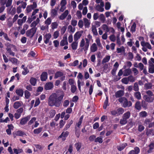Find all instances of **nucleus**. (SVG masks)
I'll return each mask as SVG.
<instances>
[{"mask_svg":"<svg viewBox=\"0 0 154 154\" xmlns=\"http://www.w3.org/2000/svg\"><path fill=\"white\" fill-rule=\"evenodd\" d=\"M31 115H28L27 116L24 117L21 119L20 124L21 125H24L30 119Z\"/></svg>","mask_w":154,"mask_h":154,"instance_id":"obj_5","label":"nucleus"},{"mask_svg":"<svg viewBox=\"0 0 154 154\" xmlns=\"http://www.w3.org/2000/svg\"><path fill=\"white\" fill-rule=\"evenodd\" d=\"M51 36V35L50 33L47 34L44 36L43 39L45 44H47L49 42Z\"/></svg>","mask_w":154,"mask_h":154,"instance_id":"obj_11","label":"nucleus"},{"mask_svg":"<svg viewBox=\"0 0 154 154\" xmlns=\"http://www.w3.org/2000/svg\"><path fill=\"white\" fill-rule=\"evenodd\" d=\"M135 107V109L137 110H140L141 109V105L140 101H137L136 103Z\"/></svg>","mask_w":154,"mask_h":154,"instance_id":"obj_27","label":"nucleus"},{"mask_svg":"<svg viewBox=\"0 0 154 154\" xmlns=\"http://www.w3.org/2000/svg\"><path fill=\"white\" fill-rule=\"evenodd\" d=\"M128 82H133L135 81V79L132 75H130L128 77Z\"/></svg>","mask_w":154,"mask_h":154,"instance_id":"obj_46","label":"nucleus"},{"mask_svg":"<svg viewBox=\"0 0 154 154\" xmlns=\"http://www.w3.org/2000/svg\"><path fill=\"white\" fill-rule=\"evenodd\" d=\"M69 14V11L68 10H66L59 17V18L62 20L65 19Z\"/></svg>","mask_w":154,"mask_h":154,"instance_id":"obj_15","label":"nucleus"},{"mask_svg":"<svg viewBox=\"0 0 154 154\" xmlns=\"http://www.w3.org/2000/svg\"><path fill=\"white\" fill-rule=\"evenodd\" d=\"M22 104V102L21 101H16L14 103L13 107L16 109H17L21 106Z\"/></svg>","mask_w":154,"mask_h":154,"instance_id":"obj_19","label":"nucleus"},{"mask_svg":"<svg viewBox=\"0 0 154 154\" xmlns=\"http://www.w3.org/2000/svg\"><path fill=\"white\" fill-rule=\"evenodd\" d=\"M37 29V28H32L28 30L26 33V36L30 38H32L35 33Z\"/></svg>","mask_w":154,"mask_h":154,"instance_id":"obj_3","label":"nucleus"},{"mask_svg":"<svg viewBox=\"0 0 154 154\" xmlns=\"http://www.w3.org/2000/svg\"><path fill=\"white\" fill-rule=\"evenodd\" d=\"M64 96V93L63 91L52 93L48 98V105L51 106L59 107Z\"/></svg>","mask_w":154,"mask_h":154,"instance_id":"obj_1","label":"nucleus"},{"mask_svg":"<svg viewBox=\"0 0 154 154\" xmlns=\"http://www.w3.org/2000/svg\"><path fill=\"white\" fill-rule=\"evenodd\" d=\"M13 136L14 138H16L17 136L23 137L24 135H26L24 132L21 130L14 131L13 133Z\"/></svg>","mask_w":154,"mask_h":154,"instance_id":"obj_4","label":"nucleus"},{"mask_svg":"<svg viewBox=\"0 0 154 154\" xmlns=\"http://www.w3.org/2000/svg\"><path fill=\"white\" fill-rule=\"evenodd\" d=\"M29 82L32 85L35 86L37 83V79L35 78L32 77L29 80Z\"/></svg>","mask_w":154,"mask_h":154,"instance_id":"obj_16","label":"nucleus"},{"mask_svg":"<svg viewBox=\"0 0 154 154\" xmlns=\"http://www.w3.org/2000/svg\"><path fill=\"white\" fill-rule=\"evenodd\" d=\"M7 51L8 53H9V54L12 56L14 57L15 56V53L13 52L11 50V48L8 47H7L6 48Z\"/></svg>","mask_w":154,"mask_h":154,"instance_id":"obj_24","label":"nucleus"},{"mask_svg":"<svg viewBox=\"0 0 154 154\" xmlns=\"http://www.w3.org/2000/svg\"><path fill=\"white\" fill-rule=\"evenodd\" d=\"M141 106L146 109L147 107L148 103L144 101H142L141 104Z\"/></svg>","mask_w":154,"mask_h":154,"instance_id":"obj_49","label":"nucleus"},{"mask_svg":"<svg viewBox=\"0 0 154 154\" xmlns=\"http://www.w3.org/2000/svg\"><path fill=\"white\" fill-rule=\"evenodd\" d=\"M84 25L85 27H88L89 25L90 24V23L89 21V20L86 18H84L83 19Z\"/></svg>","mask_w":154,"mask_h":154,"instance_id":"obj_38","label":"nucleus"},{"mask_svg":"<svg viewBox=\"0 0 154 154\" xmlns=\"http://www.w3.org/2000/svg\"><path fill=\"white\" fill-rule=\"evenodd\" d=\"M58 25V24L57 22H53L51 24V28L53 29L57 28V27Z\"/></svg>","mask_w":154,"mask_h":154,"instance_id":"obj_61","label":"nucleus"},{"mask_svg":"<svg viewBox=\"0 0 154 154\" xmlns=\"http://www.w3.org/2000/svg\"><path fill=\"white\" fill-rule=\"evenodd\" d=\"M152 87V85L151 83H146L144 85V87L146 90L150 89Z\"/></svg>","mask_w":154,"mask_h":154,"instance_id":"obj_42","label":"nucleus"},{"mask_svg":"<svg viewBox=\"0 0 154 154\" xmlns=\"http://www.w3.org/2000/svg\"><path fill=\"white\" fill-rule=\"evenodd\" d=\"M103 138L101 136H99L96 138L94 140L95 143L98 142L100 143H101L103 142Z\"/></svg>","mask_w":154,"mask_h":154,"instance_id":"obj_31","label":"nucleus"},{"mask_svg":"<svg viewBox=\"0 0 154 154\" xmlns=\"http://www.w3.org/2000/svg\"><path fill=\"white\" fill-rule=\"evenodd\" d=\"M111 114L113 116H118L117 113V111L116 110H113L110 111Z\"/></svg>","mask_w":154,"mask_h":154,"instance_id":"obj_64","label":"nucleus"},{"mask_svg":"<svg viewBox=\"0 0 154 154\" xmlns=\"http://www.w3.org/2000/svg\"><path fill=\"white\" fill-rule=\"evenodd\" d=\"M63 75V72L60 71H57L55 73L54 78L56 79L59 77H61Z\"/></svg>","mask_w":154,"mask_h":154,"instance_id":"obj_23","label":"nucleus"},{"mask_svg":"<svg viewBox=\"0 0 154 154\" xmlns=\"http://www.w3.org/2000/svg\"><path fill=\"white\" fill-rule=\"evenodd\" d=\"M118 100L120 103H123V106L124 108L130 107L132 105L131 102L130 101H128L125 97L119 98Z\"/></svg>","mask_w":154,"mask_h":154,"instance_id":"obj_2","label":"nucleus"},{"mask_svg":"<svg viewBox=\"0 0 154 154\" xmlns=\"http://www.w3.org/2000/svg\"><path fill=\"white\" fill-rule=\"evenodd\" d=\"M140 44L143 47H146L147 48L149 49H152V47L150 44L147 42H145L144 41H142Z\"/></svg>","mask_w":154,"mask_h":154,"instance_id":"obj_14","label":"nucleus"},{"mask_svg":"<svg viewBox=\"0 0 154 154\" xmlns=\"http://www.w3.org/2000/svg\"><path fill=\"white\" fill-rule=\"evenodd\" d=\"M43 128L42 127H40L34 130L33 131L34 133L35 134H39L42 131Z\"/></svg>","mask_w":154,"mask_h":154,"instance_id":"obj_36","label":"nucleus"},{"mask_svg":"<svg viewBox=\"0 0 154 154\" xmlns=\"http://www.w3.org/2000/svg\"><path fill=\"white\" fill-rule=\"evenodd\" d=\"M134 96L138 100H140L141 98V94L139 91L135 92L134 94Z\"/></svg>","mask_w":154,"mask_h":154,"instance_id":"obj_40","label":"nucleus"},{"mask_svg":"<svg viewBox=\"0 0 154 154\" xmlns=\"http://www.w3.org/2000/svg\"><path fill=\"white\" fill-rule=\"evenodd\" d=\"M85 39L86 41V42L85 43V47L84 48H83V49L85 51L87 50L88 49L89 45L90 42V41L88 39V38H85Z\"/></svg>","mask_w":154,"mask_h":154,"instance_id":"obj_21","label":"nucleus"},{"mask_svg":"<svg viewBox=\"0 0 154 154\" xmlns=\"http://www.w3.org/2000/svg\"><path fill=\"white\" fill-rule=\"evenodd\" d=\"M92 31L94 35H98V33L95 27H93L92 28Z\"/></svg>","mask_w":154,"mask_h":154,"instance_id":"obj_60","label":"nucleus"},{"mask_svg":"<svg viewBox=\"0 0 154 154\" xmlns=\"http://www.w3.org/2000/svg\"><path fill=\"white\" fill-rule=\"evenodd\" d=\"M77 89V88L76 86V85H72L71 86L70 90L71 92L72 93H75Z\"/></svg>","mask_w":154,"mask_h":154,"instance_id":"obj_39","label":"nucleus"},{"mask_svg":"<svg viewBox=\"0 0 154 154\" xmlns=\"http://www.w3.org/2000/svg\"><path fill=\"white\" fill-rule=\"evenodd\" d=\"M110 59V56L108 55L106 56L103 60L102 63L103 64L105 63L108 62L109 61Z\"/></svg>","mask_w":154,"mask_h":154,"instance_id":"obj_28","label":"nucleus"},{"mask_svg":"<svg viewBox=\"0 0 154 154\" xmlns=\"http://www.w3.org/2000/svg\"><path fill=\"white\" fill-rule=\"evenodd\" d=\"M108 97L107 96L106 97V99L104 102L103 105V109H106L107 106H108L109 105L108 104Z\"/></svg>","mask_w":154,"mask_h":154,"instance_id":"obj_26","label":"nucleus"},{"mask_svg":"<svg viewBox=\"0 0 154 154\" xmlns=\"http://www.w3.org/2000/svg\"><path fill=\"white\" fill-rule=\"evenodd\" d=\"M82 32L83 31H81V32L78 31L75 33L74 36V39L75 41L77 42L80 38Z\"/></svg>","mask_w":154,"mask_h":154,"instance_id":"obj_7","label":"nucleus"},{"mask_svg":"<svg viewBox=\"0 0 154 154\" xmlns=\"http://www.w3.org/2000/svg\"><path fill=\"white\" fill-rule=\"evenodd\" d=\"M91 51L92 52L96 51L97 49V47L95 43L93 44L91 47Z\"/></svg>","mask_w":154,"mask_h":154,"instance_id":"obj_22","label":"nucleus"},{"mask_svg":"<svg viewBox=\"0 0 154 154\" xmlns=\"http://www.w3.org/2000/svg\"><path fill=\"white\" fill-rule=\"evenodd\" d=\"M73 151V146L72 144L69 145L68 151H67L66 154H72Z\"/></svg>","mask_w":154,"mask_h":154,"instance_id":"obj_29","label":"nucleus"},{"mask_svg":"<svg viewBox=\"0 0 154 154\" xmlns=\"http://www.w3.org/2000/svg\"><path fill=\"white\" fill-rule=\"evenodd\" d=\"M118 116L123 114L124 112V110L122 108H119L117 110Z\"/></svg>","mask_w":154,"mask_h":154,"instance_id":"obj_43","label":"nucleus"},{"mask_svg":"<svg viewBox=\"0 0 154 154\" xmlns=\"http://www.w3.org/2000/svg\"><path fill=\"white\" fill-rule=\"evenodd\" d=\"M24 94L25 97L27 99H29L31 95L30 92L27 90L25 91Z\"/></svg>","mask_w":154,"mask_h":154,"instance_id":"obj_47","label":"nucleus"},{"mask_svg":"<svg viewBox=\"0 0 154 154\" xmlns=\"http://www.w3.org/2000/svg\"><path fill=\"white\" fill-rule=\"evenodd\" d=\"M133 89L135 91H138L139 90L138 83L137 82L134 84Z\"/></svg>","mask_w":154,"mask_h":154,"instance_id":"obj_56","label":"nucleus"},{"mask_svg":"<svg viewBox=\"0 0 154 154\" xmlns=\"http://www.w3.org/2000/svg\"><path fill=\"white\" fill-rule=\"evenodd\" d=\"M10 60L14 64H17V63L18 60L14 57L11 58Z\"/></svg>","mask_w":154,"mask_h":154,"instance_id":"obj_54","label":"nucleus"},{"mask_svg":"<svg viewBox=\"0 0 154 154\" xmlns=\"http://www.w3.org/2000/svg\"><path fill=\"white\" fill-rule=\"evenodd\" d=\"M144 97L145 98V100L147 102H151L152 101V100L151 99L150 96L148 97L147 95H145Z\"/></svg>","mask_w":154,"mask_h":154,"instance_id":"obj_62","label":"nucleus"},{"mask_svg":"<svg viewBox=\"0 0 154 154\" xmlns=\"http://www.w3.org/2000/svg\"><path fill=\"white\" fill-rule=\"evenodd\" d=\"M121 81L122 82L125 84H128V81L127 77H125L123 78Z\"/></svg>","mask_w":154,"mask_h":154,"instance_id":"obj_55","label":"nucleus"},{"mask_svg":"<svg viewBox=\"0 0 154 154\" xmlns=\"http://www.w3.org/2000/svg\"><path fill=\"white\" fill-rule=\"evenodd\" d=\"M54 87L53 83L50 82L46 83L45 85L44 89L46 90H48L51 89Z\"/></svg>","mask_w":154,"mask_h":154,"instance_id":"obj_9","label":"nucleus"},{"mask_svg":"<svg viewBox=\"0 0 154 154\" xmlns=\"http://www.w3.org/2000/svg\"><path fill=\"white\" fill-rule=\"evenodd\" d=\"M48 74L47 73L45 72H44L42 73L40 79L42 81H45L47 79Z\"/></svg>","mask_w":154,"mask_h":154,"instance_id":"obj_13","label":"nucleus"},{"mask_svg":"<svg viewBox=\"0 0 154 154\" xmlns=\"http://www.w3.org/2000/svg\"><path fill=\"white\" fill-rule=\"evenodd\" d=\"M122 118L123 119L120 120V123L122 125H124L127 123V119L123 117Z\"/></svg>","mask_w":154,"mask_h":154,"instance_id":"obj_51","label":"nucleus"},{"mask_svg":"<svg viewBox=\"0 0 154 154\" xmlns=\"http://www.w3.org/2000/svg\"><path fill=\"white\" fill-rule=\"evenodd\" d=\"M130 116V112L129 111H128L124 114L122 117H123L126 119H127L129 118Z\"/></svg>","mask_w":154,"mask_h":154,"instance_id":"obj_33","label":"nucleus"},{"mask_svg":"<svg viewBox=\"0 0 154 154\" xmlns=\"http://www.w3.org/2000/svg\"><path fill=\"white\" fill-rule=\"evenodd\" d=\"M78 46V42H73L71 44V47L72 49L75 50L77 49Z\"/></svg>","mask_w":154,"mask_h":154,"instance_id":"obj_37","label":"nucleus"},{"mask_svg":"<svg viewBox=\"0 0 154 154\" xmlns=\"http://www.w3.org/2000/svg\"><path fill=\"white\" fill-rule=\"evenodd\" d=\"M102 27L104 30H105L106 32H109V28L106 24H103L102 26Z\"/></svg>","mask_w":154,"mask_h":154,"instance_id":"obj_48","label":"nucleus"},{"mask_svg":"<svg viewBox=\"0 0 154 154\" xmlns=\"http://www.w3.org/2000/svg\"><path fill=\"white\" fill-rule=\"evenodd\" d=\"M75 134L77 138H79L80 135V131L79 130H78L76 127H75Z\"/></svg>","mask_w":154,"mask_h":154,"instance_id":"obj_44","label":"nucleus"},{"mask_svg":"<svg viewBox=\"0 0 154 154\" xmlns=\"http://www.w3.org/2000/svg\"><path fill=\"white\" fill-rule=\"evenodd\" d=\"M132 73L131 69L129 68L125 69L123 72V75L125 76L130 75Z\"/></svg>","mask_w":154,"mask_h":154,"instance_id":"obj_18","label":"nucleus"},{"mask_svg":"<svg viewBox=\"0 0 154 154\" xmlns=\"http://www.w3.org/2000/svg\"><path fill=\"white\" fill-rule=\"evenodd\" d=\"M152 129H147L146 132V134L148 136L151 135L152 133Z\"/></svg>","mask_w":154,"mask_h":154,"instance_id":"obj_57","label":"nucleus"},{"mask_svg":"<svg viewBox=\"0 0 154 154\" xmlns=\"http://www.w3.org/2000/svg\"><path fill=\"white\" fill-rule=\"evenodd\" d=\"M127 146V143H124L122 144L119 146H117V148L119 151H121L123 150Z\"/></svg>","mask_w":154,"mask_h":154,"instance_id":"obj_20","label":"nucleus"},{"mask_svg":"<svg viewBox=\"0 0 154 154\" xmlns=\"http://www.w3.org/2000/svg\"><path fill=\"white\" fill-rule=\"evenodd\" d=\"M3 35V37L7 41H11V40L8 37V34L6 33H5L2 31L0 32V36L1 37Z\"/></svg>","mask_w":154,"mask_h":154,"instance_id":"obj_17","label":"nucleus"},{"mask_svg":"<svg viewBox=\"0 0 154 154\" xmlns=\"http://www.w3.org/2000/svg\"><path fill=\"white\" fill-rule=\"evenodd\" d=\"M151 122L152 120L150 119H146L144 122V125L148 127Z\"/></svg>","mask_w":154,"mask_h":154,"instance_id":"obj_34","label":"nucleus"},{"mask_svg":"<svg viewBox=\"0 0 154 154\" xmlns=\"http://www.w3.org/2000/svg\"><path fill=\"white\" fill-rule=\"evenodd\" d=\"M149 149L147 151L149 153L151 152L152 150L154 149V143H152L149 145Z\"/></svg>","mask_w":154,"mask_h":154,"instance_id":"obj_32","label":"nucleus"},{"mask_svg":"<svg viewBox=\"0 0 154 154\" xmlns=\"http://www.w3.org/2000/svg\"><path fill=\"white\" fill-rule=\"evenodd\" d=\"M149 63V72L150 73H154V65L150 60L148 61Z\"/></svg>","mask_w":154,"mask_h":154,"instance_id":"obj_10","label":"nucleus"},{"mask_svg":"<svg viewBox=\"0 0 154 154\" xmlns=\"http://www.w3.org/2000/svg\"><path fill=\"white\" fill-rule=\"evenodd\" d=\"M51 19L50 17L48 18L47 20L45 21V24L48 26L51 24Z\"/></svg>","mask_w":154,"mask_h":154,"instance_id":"obj_50","label":"nucleus"},{"mask_svg":"<svg viewBox=\"0 0 154 154\" xmlns=\"http://www.w3.org/2000/svg\"><path fill=\"white\" fill-rule=\"evenodd\" d=\"M116 50L117 53H121L122 51H124L125 49L124 47L122 46L120 48H117Z\"/></svg>","mask_w":154,"mask_h":154,"instance_id":"obj_58","label":"nucleus"},{"mask_svg":"<svg viewBox=\"0 0 154 154\" xmlns=\"http://www.w3.org/2000/svg\"><path fill=\"white\" fill-rule=\"evenodd\" d=\"M136 24L135 23H134L131 26L130 31L132 32H134L136 31Z\"/></svg>","mask_w":154,"mask_h":154,"instance_id":"obj_41","label":"nucleus"},{"mask_svg":"<svg viewBox=\"0 0 154 154\" xmlns=\"http://www.w3.org/2000/svg\"><path fill=\"white\" fill-rule=\"evenodd\" d=\"M68 82L69 84L71 86L72 85H76V84L74 80L72 79H69L68 80Z\"/></svg>","mask_w":154,"mask_h":154,"instance_id":"obj_53","label":"nucleus"},{"mask_svg":"<svg viewBox=\"0 0 154 154\" xmlns=\"http://www.w3.org/2000/svg\"><path fill=\"white\" fill-rule=\"evenodd\" d=\"M100 20L103 23H104L105 22V19L104 16L103 14H101L100 15Z\"/></svg>","mask_w":154,"mask_h":154,"instance_id":"obj_52","label":"nucleus"},{"mask_svg":"<svg viewBox=\"0 0 154 154\" xmlns=\"http://www.w3.org/2000/svg\"><path fill=\"white\" fill-rule=\"evenodd\" d=\"M140 152V149L137 146L135 147L134 150L129 152L128 154H138Z\"/></svg>","mask_w":154,"mask_h":154,"instance_id":"obj_8","label":"nucleus"},{"mask_svg":"<svg viewBox=\"0 0 154 154\" xmlns=\"http://www.w3.org/2000/svg\"><path fill=\"white\" fill-rule=\"evenodd\" d=\"M69 134V132L68 131L66 132L63 131L62 132L60 135L58 137V139L62 138V141H63L66 139L67 137Z\"/></svg>","mask_w":154,"mask_h":154,"instance_id":"obj_6","label":"nucleus"},{"mask_svg":"<svg viewBox=\"0 0 154 154\" xmlns=\"http://www.w3.org/2000/svg\"><path fill=\"white\" fill-rule=\"evenodd\" d=\"M69 101L68 100H66L64 101L63 106L65 107H66L69 104Z\"/></svg>","mask_w":154,"mask_h":154,"instance_id":"obj_59","label":"nucleus"},{"mask_svg":"<svg viewBox=\"0 0 154 154\" xmlns=\"http://www.w3.org/2000/svg\"><path fill=\"white\" fill-rule=\"evenodd\" d=\"M95 8L97 10L100 12H102L104 11V8L101 7L99 4L96 5Z\"/></svg>","mask_w":154,"mask_h":154,"instance_id":"obj_30","label":"nucleus"},{"mask_svg":"<svg viewBox=\"0 0 154 154\" xmlns=\"http://www.w3.org/2000/svg\"><path fill=\"white\" fill-rule=\"evenodd\" d=\"M124 94V91L123 90H120L117 91L115 93V97L116 98H121Z\"/></svg>","mask_w":154,"mask_h":154,"instance_id":"obj_12","label":"nucleus"},{"mask_svg":"<svg viewBox=\"0 0 154 154\" xmlns=\"http://www.w3.org/2000/svg\"><path fill=\"white\" fill-rule=\"evenodd\" d=\"M56 113L55 110L54 109L51 110L49 112L50 118H53L55 116Z\"/></svg>","mask_w":154,"mask_h":154,"instance_id":"obj_45","label":"nucleus"},{"mask_svg":"<svg viewBox=\"0 0 154 154\" xmlns=\"http://www.w3.org/2000/svg\"><path fill=\"white\" fill-rule=\"evenodd\" d=\"M16 93L17 95L22 97L23 95L24 92L23 89H19L16 90Z\"/></svg>","mask_w":154,"mask_h":154,"instance_id":"obj_25","label":"nucleus"},{"mask_svg":"<svg viewBox=\"0 0 154 154\" xmlns=\"http://www.w3.org/2000/svg\"><path fill=\"white\" fill-rule=\"evenodd\" d=\"M96 136L94 135H92L90 136L89 137V140L91 142L94 141L95 139L96 138Z\"/></svg>","mask_w":154,"mask_h":154,"instance_id":"obj_63","label":"nucleus"},{"mask_svg":"<svg viewBox=\"0 0 154 154\" xmlns=\"http://www.w3.org/2000/svg\"><path fill=\"white\" fill-rule=\"evenodd\" d=\"M76 149L77 151H79L82 146V143L80 142H78L75 144Z\"/></svg>","mask_w":154,"mask_h":154,"instance_id":"obj_35","label":"nucleus"}]
</instances>
